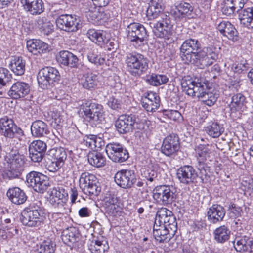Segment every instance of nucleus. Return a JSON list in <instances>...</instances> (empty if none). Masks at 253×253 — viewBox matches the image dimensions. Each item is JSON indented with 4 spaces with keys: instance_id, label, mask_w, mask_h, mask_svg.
I'll return each instance as SVG.
<instances>
[{
    "instance_id": "f257e3e1",
    "label": "nucleus",
    "mask_w": 253,
    "mask_h": 253,
    "mask_svg": "<svg viewBox=\"0 0 253 253\" xmlns=\"http://www.w3.org/2000/svg\"><path fill=\"white\" fill-rule=\"evenodd\" d=\"M5 161L7 163V169L4 171L3 177L12 179L20 176L24 170L25 157L19 154L16 148H12L7 154Z\"/></svg>"
},
{
    "instance_id": "f03ea898",
    "label": "nucleus",
    "mask_w": 253,
    "mask_h": 253,
    "mask_svg": "<svg viewBox=\"0 0 253 253\" xmlns=\"http://www.w3.org/2000/svg\"><path fill=\"white\" fill-rule=\"evenodd\" d=\"M148 59L144 55L136 52L126 54L125 63L128 71L134 76H140L148 68Z\"/></svg>"
},
{
    "instance_id": "7ed1b4c3",
    "label": "nucleus",
    "mask_w": 253,
    "mask_h": 253,
    "mask_svg": "<svg viewBox=\"0 0 253 253\" xmlns=\"http://www.w3.org/2000/svg\"><path fill=\"white\" fill-rule=\"evenodd\" d=\"M41 203L36 201L25 208L21 212L20 220L28 227H36L40 225L42 220Z\"/></svg>"
},
{
    "instance_id": "20e7f679",
    "label": "nucleus",
    "mask_w": 253,
    "mask_h": 253,
    "mask_svg": "<svg viewBox=\"0 0 253 253\" xmlns=\"http://www.w3.org/2000/svg\"><path fill=\"white\" fill-rule=\"evenodd\" d=\"M182 90L188 95L200 99L209 88L204 82H197L189 77H184L181 80Z\"/></svg>"
},
{
    "instance_id": "39448f33",
    "label": "nucleus",
    "mask_w": 253,
    "mask_h": 253,
    "mask_svg": "<svg viewBox=\"0 0 253 253\" xmlns=\"http://www.w3.org/2000/svg\"><path fill=\"white\" fill-rule=\"evenodd\" d=\"M0 132L5 137L17 139L19 141L24 137V131L15 124L12 119L4 117L0 119Z\"/></svg>"
},
{
    "instance_id": "423d86ee",
    "label": "nucleus",
    "mask_w": 253,
    "mask_h": 253,
    "mask_svg": "<svg viewBox=\"0 0 253 253\" xmlns=\"http://www.w3.org/2000/svg\"><path fill=\"white\" fill-rule=\"evenodd\" d=\"M58 71L52 67H46L41 69L37 75V81L39 86L43 89H47L52 86L54 83L60 79Z\"/></svg>"
},
{
    "instance_id": "0eeeda50",
    "label": "nucleus",
    "mask_w": 253,
    "mask_h": 253,
    "mask_svg": "<svg viewBox=\"0 0 253 253\" xmlns=\"http://www.w3.org/2000/svg\"><path fill=\"white\" fill-rule=\"evenodd\" d=\"M80 111L84 113L85 118L89 121H101L103 118L102 106L90 100H84L80 104Z\"/></svg>"
},
{
    "instance_id": "6e6552de",
    "label": "nucleus",
    "mask_w": 253,
    "mask_h": 253,
    "mask_svg": "<svg viewBox=\"0 0 253 253\" xmlns=\"http://www.w3.org/2000/svg\"><path fill=\"white\" fill-rule=\"evenodd\" d=\"M153 197L158 203L167 205L175 200L176 195L173 187L160 185L156 187L153 190Z\"/></svg>"
},
{
    "instance_id": "1a4fd4ad",
    "label": "nucleus",
    "mask_w": 253,
    "mask_h": 253,
    "mask_svg": "<svg viewBox=\"0 0 253 253\" xmlns=\"http://www.w3.org/2000/svg\"><path fill=\"white\" fill-rule=\"evenodd\" d=\"M158 21L153 24V31L155 35L160 38L169 39L172 27L169 13L161 14Z\"/></svg>"
},
{
    "instance_id": "9d476101",
    "label": "nucleus",
    "mask_w": 253,
    "mask_h": 253,
    "mask_svg": "<svg viewBox=\"0 0 253 253\" xmlns=\"http://www.w3.org/2000/svg\"><path fill=\"white\" fill-rule=\"evenodd\" d=\"M126 31L128 39L139 45L148 39V34L146 28L139 23L133 22L129 24L127 26Z\"/></svg>"
},
{
    "instance_id": "9b49d317",
    "label": "nucleus",
    "mask_w": 253,
    "mask_h": 253,
    "mask_svg": "<svg viewBox=\"0 0 253 253\" xmlns=\"http://www.w3.org/2000/svg\"><path fill=\"white\" fill-rule=\"evenodd\" d=\"M106 152L108 157L115 162H124L129 158L127 150L118 143L108 144L106 146Z\"/></svg>"
},
{
    "instance_id": "f8f14e48",
    "label": "nucleus",
    "mask_w": 253,
    "mask_h": 253,
    "mask_svg": "<svg viewBox=\"0 0 253 253\" xmlns=\"http://www.w3.org/2000/svg\"><path fill=\"white\" fill-rule=\"evenodd\" d=\"M80 186L86 194L97 195L101 188L96 184V177L87 172L82 173L79 180Z\"/></svg>"
},
{
    "instance_id": "ddd939ff",
    "label": "nucleus",
    "mask_w": 253,
    "mask_h": 253,
    "mask_svg": "<svg viewBox=\"0 0 253 253\" xmlns=\"http://www.w3.org/2000/svg\"><path fill=\"white\" fill-rule=\"evenodd\" d=\"M114 180L116 184L121 188H130L136 182V177L134 170L122 169L115 174Z\"/></svg>"
},
{
    "instance_id": "4468645a",
    "label": "nucleus",
    "mask_w": 253,
    "mask_h": 253,
    "mask_svg": "<svg viewBox=\"0 0 253 253\" xmlns=\"http://www.w3.org/2000/svg\"><path fill=\"white\" fill-rule=\"evenodd\" d=\"M80 20L74 15L63 14L56 20L57 26L62 30L72 32L76 31L81 26Z\"/></svg>"
},
{
    "instance_id": "2eb2a0df",
    "label": "nucleus",
    "mask_w": 253,
    "mask_h": 253,
    "mask_svg": "<svg viewBox=\"0 0 253 253\" xmlns=\"http://www.w3.org/2000/svg\"><path fill=\"white\" fill-rule=\"evenodd\" d=\"M136 122L135 116L132 114L122 115L115 121L116 130L120 134H126L132 131Z\"/></svg>"
},
{
    "instance_id": "dca6fc26",
    "label": "nucleus",
    "mask_w": 253,
    "mask_h": 253,
    "mask_svg": "<svg viewBox=\"0 0 253 253\" xmlns=\"http://www.w3.org/2000/svg\"><path fill=\"white\" fill-rule=\"evenodd\" d=\"M179 146L178 137L174 134H170L163 140L162 152L166 156H171L179 150Z\"/></svg>"
},
{
    "instance_id": "f3484780",
    "label": "nucleus",
    "mask_w": 253,
    "mask_h": 253,
    "mask_svg": "<svg viewBox=\"0 0 253 253\" xmlns=\"http://www.w3.org/2000/svg\"><path fill=\"white\" fill-rule=\"evenodd\" d=\"M177 176L181 183L188 185L194 182L197 177V174L192 166L185 165L178 169Z\"/></svg>"
},
{
    "instance_id": "a211bd4d",
    "label": "nucleus",
    "mask_w": 253,
    "mask_h": 253,
    "mask_svg": "<svg viewBox=\"0 0 253 253\" xmlns=\"http://www.w3.org/2000/svg\"><path fill=\"white\" fill-rule=\"evenodd\" d=\"M61 238L63 242L72 248L79 247L80 236L78 230L74 227H70L64 230Z\"/></svg>"
},
{
    "instance_id": "6ab92c4d",
    "label": "nucleus",
    "mask_w": 253,
    "mask_h": 253,
    "mask_svg": "<svg viewBox=\"0 0 253 253\" xmlns=\"http://www.w3.org/2000/svg\"><path fill=\"white\" fill-rule=\"evenodd\" d=\"M29 92L30 86L28 84L18 81L11 86L8 93L11 98L17 99L24 97Z\"/></svg>"
},
{
    "instance_id": "aec40b11",
    "label": "nucleus",
    "mask_w": 253,
    "mask_h": 253,
    "mask_svg": "<svg viewBox=\"0 0 253 253\" xmlns=\"http://www.w3.org/2000/svg\"><path fill=\"white\" fill-rule=\"evenodd\" d=\"M201 47L199 41L195 39L190 38L186 40L180 47V56L182 60L184 59L187 55L195 53Z\"/></svg>"
},
{
    "instance_id": "412c9836",
    "label": "nucleus",
    "mask_w": 253,
    "mask_h": 253,
    "mask_svg": "<svg viewBox=\"0 0 253 253\" xmlns=\"http://www.w3.org/2000/svg\"><path fill=\"white\" fill-rule=\"evenodd\" d=\"M217 29L228 39L235 42L238 40V32L233 25L229 21H223L217 26Z\"/></svg>"
},
{
    "instance_id": "4be33fe9",
    "label": "nucleus",
    "mask_w": 253,
    "mask_h": 253,
    "mask_svg": "<svg viewBox=\"0 0 253 253\" xmlns=\"http://www.w3.org/2000/svg\"><path fill=\"white\" fill-rule=\"evenodd\" d=\"M226 211L223 207L218 204H214L209 208L207 216L208 220L213 224L223 220Z\"/></svg>"
},
{
    "instance_id": "5701e85b",
    "label": "nucleus",
    "mask_w": 253,
    "mask_h": 253,
    "mask_svg": "<svg viewBox=\"0 0 253 253\" xmlns=\"http://www.w3.org/2000/svg\"><path fill=\"white\" fill-rule=\"evenodd\" d=\"M160 99L157 93L150 92L142 98V105L148 112H155L159 107Z\"/></svg>"
},
{
    "instance_id": "b1692460",
    "label": "nucleus",
    "mask_w": 253,
    "mask_h": 253,
    "mask_svg": "<svg viewBox=\"0 0 253 253\" xmlns=\"http://www.w3.org/2000/svg\"><path fill=\"white\" fill-rule=\"evenodd\" d=\"M24 9L32 15L40 14L44 10L42 0H21Z\"/></svg>"
},
{
    "instance_id": "393cba45",
    "label": "nucleus",
    "mask_w": 253,
    "mask_h": 253,
    "mask_svg": "<svg viewBox=\"0 0 253 253\" xmlns=\"http://www.w3.org/2000/svg\"><path fill=\"white\" fill-rule=\"evenodd\" d=\"M162 0H151L146 11V16L149 20L158 18L163 13Z\"/></svg>"
},
{
    "instance_id": "a878e982",
    "label": "nucleus",
    "mask_w": 253,
    "mask_h": 253,
    "mask_svg": "<svg viewBox=\"0 0 253 253\" xmlns=\"http://www.w3.org/2000/svg\"><path fill=\"white\" fill-rule=\"evenodd\" d=\"M28 51L34 55L45 53L49 51L48 45L39 40H31L27 42Z\"/></svg>"
},
{
    "instance_id": "bb28decb",
    "label": "nucleus",
    "mask_w": 253,
    "mask_h": 253,
    "mask_svg": "<svg viewBox=\"0 0 253 253\" xmlns=\"http://www.w3.org/2000/svg\"><path fill=\"white\" fill-rule=\"evenodd\" d=\"M109 248L107 241L102 236L93 239L88 245V249L92 253H105Z\"/></svg>"
},
{
    "instance_id": "cd10ccee",
    "label": "nucleus",
    "mask_w": 253,
    "mask_h": 253,
    "mask_svg": "<svg viewBox=\"0 0 253 253\" xmlns=\"http://www.w3.org/2000/svg\"><path fill=\"white\" fill-rule=\"evenodd\" d=\"M57 58L59 63L71 68L76 67L78 62L77 56L67 50L60 51Z\"/></svg>"
},
{
    "instance_id": "c85d7f7f",
    "label": "nucleus",
    "mask_w": 253,
    "mask_h": 253,
    "mask_svg": "<svg viewBox=\"0 0 253 253\" xmlns=\"http://www.w3.org/2000/svg\"><path fill=\"white\" fill-rule=\"evenodd\" d=\"M7 195L11 202L16 205L23 204L27 199L25 192L18 187L10 188Z\"/></svg>"
},
{
    "instance_id": "c756f323",
    "label": "nucleus",
    "mask_w": 253,
    "mask_h": 253,
    "mask_svg": "<svg viewBox=\"0 0 253 253\" xmlns=\"http://www.w3.org/2000/svg\"><path fill=\"white\" fill-rule=\"evenodd\" d=\"M196 156L198 161V169L202 171L204 170L206 161L208 155V148L204 145H199L195 148Z\"/></svg>"
},
{
    "instance_id": "7c9ffc66",
    "label": "nucleus",
    "mask_w": 253,
    "mask_h": 253,
    "mask_svg": "<svg viewBox=\"0 0 253 253\" xmlns=\"http://www.w3.org/2000/svg\"><path fill=\"white\" fill-rule=\"evenodd\" d=\"M9 67L15 75H22L25 71V61L20 56L13 57Z\"/></svg>"
},
{
    "instance_id": "2f4dec72",
    "label": "nucleus",
    "mask_w": 253,
    "mask_h": 253,
    "mask_svg": "<svg viewBox=\"0 0 253 253\" xmlns=\"http://www.w3.org/2000/svg\"><path fill=\"white\" fill-rule=\"evenodd\" d=\"M204 54L201 69L212 65L218 58L216 49L213 47H209L204 49Z\"/></svg>"
},
{
    "instance_id": "473e14b6",
    "label": "nucleus",
    "mask_w": 253,
    "mask_h": 253,
    "mask_svg": "<svg viewBox=\"0 0 253 253\" xmlns=\"http://www.w3.org/2000/svg\"><path fill=\"white\" fill-rule=\"evenodd\" d=\"M98 76L93 73H88L84 75L81 80L83 87L86 89H94L98 84Z\"/></svg>"
},
{
    "instance_id": "72a5a7b5",
    "label": "nucleus",
    "mask_w": 253,
    "mask_h": 253,
    "mask_svg": "<svg viewBox=\"0 0 253 253\" xmlns=\"http://www.w3.org/2000/svg\"><path fill=\"white\" fill-rule=\"evenodd\" d=\"M31 133L35 137H41L48 132L47 125L43 121L37 120L34 122L31 127Z\"/></svg>"
},
{
    "instance_id": "f704fd0d",
    "label": "nucleus",
    "mask_w": 253,
    "mask_h": 253,
    "mask_svg": "<svg viewBox=\"0 0 253 253\" xmlns=\"http://www.w3.org/2000/svg\"><path fill=\"white\" fill-rule=\"evenodd\" d=\"M230 233L231 231L228 227L220 226L214 231V239L217 243H224L229 240Z\"/></svg>"
},
{
    "instance_id": "c9c22d12",
    "label": "nucleus",
    "mask_w": 253,
    "mask_h": 253,
    "mask_svg": "<svg viewBox=\"0 0 253 253\" xmlns=\"http://www.w3.org/2000/svg\"><path fill=\"white\" fill-rule=\"evenodd\" d=\"M98 150H93L88 153L87 158L89 163L93 166L99 168L105 165L106 160Z\"/></svg>"
},
{
    "instance_id": "e433bc0d",
    "label": "nucleus",
    "mask_w": 253,
    "mask_h": 253,
    "mask_svg": "<svg viewBox=\"0 0 253 253\" xmlns=\"http://www.w3.org/2000/svg\"><path fill=\"white\" fill-rule=\"evenodd\" d=\"M176 11H175L173 14L176 17L182 18L183 17L190 15L193 10V6L186 2H181L176 6Z\"/></svg>"
},
{
    "instance_id": "4c0bfd02",
    "label": "nucleus",
    "mask_w": 253,
    "mask_h": 253,
    "mask_svg": "<svg viewBox=\"0 0 253 253\" xmlns=\"http://www.w3.org/2000/svg\"><path fill=\"white\" fill-rule=\"evenodd\" d=\"M37 23L39 29L44 34L48 35L53 30V25L48 20L46 15L39 17Z\"/></svg>"
},
{
    "instance_id": "58836bf2",
    "label": "nucleus",
    "mask_w": 253,
    "mask_h": 253,
    "mask_svg": "<svg viewBox=\"0 0 253 253\" xmlns=\"http://www.w3.org/2000/svg\"><path fill=\"white\" fill-rule=\"evenodd\" d=\"M224 128L217 122H210L205 127L208 134L213 138H217L224 132Z\"/></svg>"
},
{
    "instance_id": "ea45409f",
    "label": "nucleus",
    "mask_w": 253,
    "mask_h": 253,
    "mask_svg": "<svg viewBox=\"0 0 253 253\" xmlns=\"http://www.w3.org/2000/svg\"><path fill=\"white\" fill-rule=\"evenodd\" d=\"M103 34L102 31L90 29L87 32L86 35L93 42L101 46L107 41Z\"/></svg>"
},
{
    "instance_id": "a19ab883",
    "label": "nucleus",
    "mask_w": 253,
    "mask_h": 253,
    "mask_svg": "<svg viewBox=\"0 0 253 253\" xmlns=\"http://www.w3.org/2000/svg\"><path fill=\"white\" fill-rule=\"evenodd\" d=\"M246 98L241 93L234 94L232 97L230 107L233 112L241 110L245 105Z\"/></svg>"
},
{
    "instance_id": "79ce46f5",
    "label": "nucleus",
    "mask_w": 253,
    "mask_h": 253,
    "mask_svg": "<svg viewBox=\"0 0 253 253\" xmlns=\"http://www.w3.org/2000/svg\"><path fill=\"white\" fill-rule=\"evenodd\" d=\"M204 50L199 52L196 51L195 53L186 55V58L182 60L186 63H191L200 68H202V62L204 57Z\"/></svg>"
},
{
    "instance_id": "37998d69",
    "label": "nucleus",
    "mask_w": 253,
    "mask_h": 253,
    "mask_svg": "<svg viewBox=\"0 0 253 253\" xmlns=\"http://www.w3.org/2000/svg\"><path fill=\"white\" fill-rule=\"evenodd\" d=\"M84 145L93 150H98L102 146L103 142L100 138H97L95 135L86 136L84 138Z\"/></svg>"
},
{
    "instance_id": "c03bdc74",
    "label": "nucleus",
    "mask_w": 253,
    "mask_h": 253,
    "mask_svg": "<svg viewBox=\"0 0 253 253\" xmlns=\"http://www.w3.org/2000/svg\"><path fill=\"white\" fill-rule=\"evenodd\" d=\"M67 195V193H65L64 189L62 187H54L50 189L49 202L52 204L59 200H63Z\"/></svg>"
},
{
    "instance_id": "a18cd8bd",
    "label": "nucleus",
    "mask_w": 253,
    "mask_h": 253,
    "mask_svg": "<svg viewBox=\"0 0 253 253\" xmlns=\"http://www.w3.org/2000/svg\"><path fill=\"white\" fill-rule=\"evenodd\" d=\"M171 229L168 227L160 229V230L154 233V236L156 240L159 242H168L170 240L172 236L175 234H171Z\"/></svg>"
},
{
    "instance_id": "49530a36",
    "label": "nucleus",
    "mask_w": 253,
    "mask_h": 253,
    "mask_svg": "<svg viewBox=\"0 0 253 253\" xmlns=\"http://www.w3.org/2000/svg\"><path fill=\"white\" fill-rule=\"evenodd\" d=\"M50 155L52 157V159L55 161L64 165L67 158V154L63 148H55L50 150Z\"/></svg>"
},
{
    "instance_id": "de8ad7c7",
    "label": "nucleus",
    "mask_w": 253,
    "mask_h": 253,
    "mask_svg": "<svg viewBox=\"0 0 253 253\" xmlns=\"http://www.w3.org/2000/svg\"><path fill=\"white\" fill-rule=\"evenodd\" d=\"M146 81L151 85L159 86L166 84L168 81V78L164 75L152 74L147 77Z\"/></svg>"
},
{
    "instance_id": "09e8293b",
    "label": "nucleus",
    "mask_w": 253,
    "mask_h": 253,
    "mask_svg": "<svg viewBox=\"0 0 253 253\" xmlns=\"http://www.w3.org/2000/svg\"><path fill=\"white\" fill-rule=\"evenodd\" d=\"M39 178L37 180L35 191L39 193H43L49 185L48 177L43 174H39Z\"/></svg>"
},
{
    "instance_id": "8fccbe9b",
    "label": "nucleus",
    "mask_w": 253,
    "mask_h": 253,
    "mask_svg": "<svg viewBox=\"0 0 253 253\" xmlns=\"http://www.w3.org/2000/svg\"><path fill=\"white\" fill-rule=\"evenodd\" d=\"M249 237L243 236L236 237L233 242L234 247L237 252H246Z\"/></svg>"
},
{
    "instance_id": "3c124183",
    "label": "nucleus",
    "mask_w": 253,
    "mask_h": 253,
    "mask_svg": "<svg viewBox=\"0 0 253 253\" xmlns=\"http://www.w3.org/2000/svg\"><path fill=\"white\" fill-rule=\"evenodd\" d=\"M55 209V211L64 215H68L71 212V210L68 204L63 200H59L51 204Z\"/></svg>"
},
{
    "instance_id": "603ef678",
    "label": "nucleus",
    "mask_w": 253,
    "mask_h": 253,
    "mask_svg": "<svg viewBox=\"0 0 253 253\" xmlns=\"http://www.w3.org/2000/svg\"><path fill=\"white\" fill-rule=\"evenodd\" d=\"M55 244L50 240L42 243L37 249L39 253H54Z\"/></svg>"
},
{
    "instance_id": "864d4df0",
    "label": "nucleus",
    "mask_w": 253,
    "mask_h": 253,
    "mask_svg": "<svg viewBox=\"0 0 253 253\" xmlns=\"http://www.w3.org/2000/svg\"><path fill=\"white\" fill-rule=\"evenodd\" d=\"M217 97V95L211 91V89L210 88L208 91L203 95L202 97L200 99L205 104L211 106L216 102Z\"/></svg>"
},
{
    "instance_id": "5fc2aeb1",
    "label": "nucleus",
    "mask_w": 253,
    "mask_h": 253,
    "mask_svg": "<svg viewBox=\"0 0 253 253\" xmlns=\"http://www.w3.org/2000/svg\"><path fill=\"white\" fill-rule=\"evenodd\" d=\"M87 57L90 62L97 66L104 64L105 61V59L99 56L97 52L94 50L89 51L87 53Z\"/></svg>"
},
{
    "instance_id": "6e6d98bb",
    "label": "nucleus",
    "mask_w": 253,
    "mask_h": 253,
    "mask_svg": "<svg viewBox=\"0 0 253 253\" xmlns=\"http://www.w3.org/2000/svg\"><path fill=\"white\" fill-rule=\"evenodd\" d=\"M162 224L171 229V234H175L177 231V222L172 213L165 219Z\"/></svg>"
},
{
    "instance_id": "4d7b16f0",
    "label": "nucleus",
    "mask_w": 253,
    "mask_h": 253,
    "mask_svg": "<svg viewBox=\"0 0 253 253\" xmlns=\"http://www.w3.org/2000/svg\"><path fill=\"white\" fill-rule=\"evenodd\" d=\"M11 76L6 68H0V89L5 86L11 80Z\"/></svg>"
},
{
    "instance_id": "13d9d810",
    "label": "nucleus",
    "mask_w": 253,
    "mask_h": 253,
    "mask_svg": "<svg viewBox=\"0 0 253 253\" xmlns=\"http://www.w3.org/2000/svg\"><path fill=\"white\" fill-rule=\"evenodd\" d=\"M41 173L36 171H31L26 176V182L29 186H31L35 190L37 180L39 178V174Z\"/></svg>"
},
{
    "instance_id": "bf43d9fd",
    "label": "nucleus",
    "mask_w": 253,
    "mask_h": 253,
    "mask_svg": "<svg viewBox=\"0 0 253 253\" xmlns=\"http://www.w3.org/2000/svg\"><path fill=\"white\" fill-rule=\"evenodd\" d=\"M172 211L166 208H161L157 212L156 219L158 222L163 223V221L169 215H171Z\"/></svg>"
},
{
    "instance_id": "052dcab7",
    "label": "nucleus",
    "mask_w": 253,
    "mask_h": 253,
    "mask_svg": "<svg viewBox=\"0 0 253 253\" xmlns=\"http://www.w3.org/2000/svg\"><path fill=\"white\" fill-rule=\"evenodd\" d=\"M29 148H31L34 150L33 151H40L41 153L45 152L47 146L45 142L42 141L37 140L34 141L30 145Z\"/></svg>"
},
{
    "instance_id": "680f3d73",
    "label": "nucleus",
    "mask_w": 253,
    "mask_h": 253,
    "mask_svg": "<svg viewBox=\"0 0 253 253\" xmlns=\"http://www.w3.org/2000/svg\"><path fill=\"white\" fill-rule=\"evenodd\" d=\"M105 211L109 215L117 217L120 216L121 213V209L119 207L118 203L104 209Z\"/></svg>"
},
{
    "instance_id": "e2e57ef3",
    "label": "nucleus",
    "mask_w": 253,
    "mask_h": 253,
    "mask_svg": "<svg viewBox=\"0 0 253 253\" xmlns=\"http://www.w3.org/2000/svg\"><path fill=\"white\" fill-rule=\"evenodd\" d=\"M237 11V8L228 0H226L224 5L222 7V13L227 16H230Z\"/></svg>"
},
{
    "instance_id": "0e129e2a",
    "label": "nucleus",
    "mask_w": 253,
    "mask_h": 253,
    "mask_svg": "<svg viewBox=\"0 0 253 253\" xmlns=\"http://www.w3.org/2000/svg\"><path fill=\"white\" fill-rule=\"evenodd\" d=\"M249 65L246 60H242L233 65L232 69L234 72L241 73L247 70Z\"/></svg>"
},
{
    "instance_id": "69168bd1",
    "label": "nucleus",
    "mask_w": 253,
    "mask_h": 253,
    "mask_svg": "<svg viewBox=\"0 0 253 253\" xmlns=\"http://www.w3.org/2000/svg\"><path fill=\"white\" fill-rule=\"evenodd\" d=\"M142 174L143 176L150 182L158 180V173L156 171L153 169L146 170L143 172Z\"/></svg>"
},
{
    "instance_id": "338daca9",
    "label": "nucleus",
    "mask_w": 253,
    "mask_h": 253,
    "mask_svg": "<svg viewBox=\"0 0 253 253\" xmlns=\"http://www.w3.org/2000/svg\"><path fill=\"white\" fill-rule=\"evenodd\" d=\"M118 200L114 195H108L104 199L103 207L105 209L117 204Z\"/></svg>"
},
{
    "instance_id": "774afa93",
    "label": "nucleus",
    "mask_w": 253,
    "mask_h": 253,
    "mask_svg": "<svg viewBox=\"0 0 253 253\" xmlns=\"http://www.w3.org/2000/svg\"><path fill=\"white\" fill-rule=\"evenodd\" d=\"M164 114L167 116L169 119L173 121L178 120L181 117L180 113L176 110H165Z\"/></svg>"
}]
</instances>
